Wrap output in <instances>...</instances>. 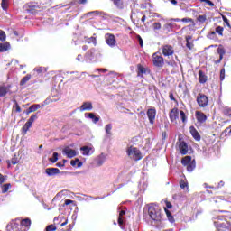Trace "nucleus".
<instances>
[{"mask_svg": "<svg viewBox=\"0 0 231 231\" xmlns=\"http://www.w3.org/2000/svg\"><path fill=\"white\" fill-rule=\"evenodd\" d=\"M32 225V220L30 218L25 219H19L16 218L15 220L11 221L7 226V231H28L30 230V226Z\"/></svg>", "mask_w": 231, "mask_h": 231, "instance_id": "f257e3e1", "label": "nucleus"}, {"mask_svg": "<svg viewBox=\"0 0 231 231\" xmlns=\"http://www.w3.org/2000/svg\"><path fill=\"white\" fill-rule=\"evenodd\" d=\"M148 214L152 221L162 220V210L156 204H151L148 208Z\"/></svg>", "mask_w": 231, "mask_h": 231, "instance_id": "f03ea898", "label": "nucleus"}, {"mask_svg": "<svg viewBox=\"0 0 231 231\" xmlns=\"http://www.w3.org/2000/svg\"><path fill=\"white\" fill-rule=\"evenodd\" d=\"M126 154L131 160H134V162H138L142 160V152L134 146H130L126 149Z\"/></svg>", "mask_w": 231, "mask_h": 231, "instance_id": "7ed1b4c3", "label": "nucleus"}, {"mask_svg": "<svg viewBox=\"0 0 231 231\" xmlns=\"http://www.w3.org/2000/svg\"><path fill=\"white\" fill-rule=\"evenodd\" d=\"M181 163L184 167H187L188 172H192L196 169V161H192V157L190 156L182 158Z\"/></svg>", "mask_w": 231, "mask_h": 231, "instance_id": "20e7f679", "label": "nucleus"}, {"mask_svg": "<svg viewBox=\"0 0 231 231\" xmlns=\"http://www.w3.org/2000/svg\"><path fill=\"white\" fill-rule=\"evenodd\" d=\"M197 103L199 107H207L208 106V97L204 94H199L197 96Z\"/></svg>", "mask_w": 231, "mask_h": 231, "instance_id": "39448f33", "label": "nucleus"}, {"mask_svg": "<svg viewBox=\"0 0 231 231\" xmlns=\"http://www.w3.org/2000/svg\"><path fill=\"white\" fill-rule=\"evenodd\" d=\"M149 123L151 125H154V122H156V108L151 107L146 112Z\"/></svg>", "mask_w": 231, "mask_h": 231, "instance_id": "423d86ee", "label": "nucleus"}, {"mask_svg": "<svg viewBox=\"0 0 231 231\" xmlns=\"http://www.w3.org/2000/svg\"><path fill=\"white\" fill-rule=\"evenodd\" d=\"M152 63L153 66H156L157 68H163V57L158 55V53H153Z\"/></svg>", "mask_w": 231, "mask_h": 231, "instance_id": "0eeeda50", "label": "nucleus"}, {"mask_svg": "<svg viewBox=\"0 0 231 231\" xmlns=\"http://www.w3.org/2000/svg\"><path fill=\"white\" fill-rule=\"evenodd\" d=\"M162 55L164 57H171V55H174V47L171 45L166 44L162 47Z\"/></svg>", "mask_w": 231, "mask_h": 231, "instance_id": "6e6552de", "label": "nucleus"}, {"mask_svg": "<svg viewBox=\"0 0 231 231\" xmlns=\"http://www.w3.org/2000/svg\"><path fill=\"white\" fill-rule=\"evenodd\" d=\"M106 42L110 48H115L116 46V38L111 34L107 33L105 35Z\"/></svg>", "mask_w": 231, "mask_h": 231, "instance_id": "1a4fd4ad", "label": "nucleus"}, {"mask_svg": "<svg viewBox=\"0 0 231 231\" xmlns=\"http://www.w3.org/2000/svg\"><path fill=\"white\" fill-rule=\"evenodd\" d=\"M62 152L67 158H75V156H77V151L71 149L69 146L65 147Z\"/></svg>", "mask_w": 231, "mask_h": 231, "instance_id": "9d476101", "label": "nucleus"}, {"mask_svg": "<svg viewBox=\"0 0 231 231\" xmlns=\"http://www.w3.org/2000/svg\"><path fill=\"white\" fill-rule=\"evenodd\" d=\"M195 116L199 124H205V122H207V115L201 111H196Z\"/></svg>", "mask_w": 231, "mask_h": 231, "instance_id": "9b49d317", "label": "nucleus"}, {"mask_svg": "<svg viewBox=\"0 0 231 231\" xmlns=\"http://www.w3.org/2000/svg\"><path fill=\"white\" fill-rule=\"evenodd\" d=\"M106 160H107V158L106 157V154L101 153L99 156H97L95 159V163L96 165H97V167H102V165L106 163Z\"/></svg>", "mask_w": 231, "mask_h": 231, "instance_id": "f8f14e48", "label": "nucleus"}, {"mask_svg": "<svg viewBox=\"0 0 231 231\" xmlns=\"http://www.w3.org/2000/svg\"><path fill=\"white\" fill-rule=\"evenodd\" d=\"M189 133L196 142H199L201 140V135H199V133L194 126L189 127Z\"/></svg>", "mask_w": 231, "mask_h": 231, "instance_id": "ddd939ff", "label": "nucleus"}, {"mask_svg": "<svg viewBox=\"0 0 231 231\" xmlns=\"http://www.w3.org/2000/svg\"><path fill=\"white\" fill-rule=\"evenodd\" d=\"M179 149L182 155H185L189 152V145L185 143V141L180 142Z\"/></svg>", "mask_w": 231, "mask_h": 231, "instance_id": "4468645a", "label": "nucleus"}, {"mask_svg": "<svg viewBox=\"0 0 231 231\" xmlns=\"http://www.w3.org/2000/svg\"><path fill=\"white\" fill-rule=\"evenodd\" d=\"M95 59V49L89 50L86 54H85V62H91Z\"/></svg>", "mask_w": 231, "mask_h": 231, "instance_id": "2eb2a0df", "label": "nucleus"}, {"mask_svg": "<svg viewBox=\"0 0 231 231\" xmlns=\"http://www.w3.org/2000/svg\"><path fill=\"white\" fill-rule=\"evenodd\" d=\"M179 115H180V111L178 110V108H173L170 112V120H171V122H176V120H178Z\"/></svg>", "mask_w": 231, "mask_h": 231, "instance_id": "dca6fc26", "label": "nucleus"}, {"mask_svg": "<svg viewBox=\"0 0 231 231\" xmlns=\"http://www.w3.org/2000/svg\"><path fill=\"white\" fill-rule=\"evenodd\" d=\"M60 172V170H59V168H47L45 170L47 176H56V174H59Z\"/></svg>", "mask_w": 231, "mask_h": 231, "instance_id": "f3484780", "label": "nucleus"}, {"mask_svg": "<svg viewBox=\"0 0 231 231\" xmlns=\"http://www.w3.org/2000/svg\"><path fill=\"white\" fill-rule=\"evenodd\" d=\"M93 109V104L91 102H84L79 108V111H91Z\"/></svg>", "mask_w": 231, "mask_h": 231, "instance_id": "a211bd4d", "label": "nucleus"}, {"mask_svg": "<svg viewBox=\"0 0 231 231\" xmlns=\"http://www.w3.org/2000/svg\"><path fill=\"white\" fill-rule=\"evenodd\" d=\"M186 47L189 50H193L194 48V42H192V36L190 35L186 36Z\"/></svg>", "mask_w": 231, "mask_h": 231, "instance_id": "6ab92c4d", "label": "nucleus"}, {"mask_svg": "<svg viewBox=\"0 0 231 231\" xmlns=\"http://www.w3.org/2000/svg\"><path fill=\"white\" fill-rule=\"evenodd\" d=\"M105 131L106 133V138H111L113 136V125L108 124L105 126Z\"/></svg>", "mask_w": 231, "mask_h": 231, "instance_id": "aec40b11", "label": "nucleus"}, {"mask_svg": "<svg viewBox=\"0 0 231 231\" xmlns=\"http://www.w3.org/2000/svg\"><path fill=\"white\" fill-rule=\"evenodd\" d=\"M145 73H147V69H145V67H143L142 65H138L137 66V75H138V77H143V75H145Z\"/></svg>", "mask_w": 231, "mask_h": 231, "instance_id": "412c9836", "label": "nucleus"}, {"mask_svg": "<svg viewBox=\"0 0 231 231\" xmlns=\"http://www.w3.org/2000/svg\"><path fill=\"white\" fill-rule=\"evenodd\" d=\"M80 151L82 152L83 156H89L93 149L89 148L88 146H83L80 148Z\"/></svg>", "mask_w": 231, "mask_h": 231, "instance_id": "4be33fe9", "label": "nucleus"}, {"mask_svg": "<svg viewBox=\"0 0 231 231\" xmlns=\"http://www.w3.org/2000/svg\"><path fill=\"white\" fill-rule=\"evenodd\" d=\"M176 28L175 23H167L163 25V30H167V32H171V30H174Z\"/></svg>", "mask_w": 231, "mask_h": 231, "instance_id": "5701e85b", "label": "nucleus"}, {"mask_svg": "<svg viewBox=\"0 0 231 231\" xmlns=\"http://www.w3.org/2000/svg\"><path fill=\"white\" fill-rule=\"evenodd\" d=\"M199 81L200 84L207 82V76L201 70L199 71Z\"/></svg>", "mask_w": 231, "mask_h": 231, "instance_id": "b1692460", "label": "nucleus"}, {"mask_svg": "<svg viewBox=\"0 0 231 231\" xmlns=\"http://www.w3.org/2000/svg\"><path fill=\"white\" fill-rule=\"evenodd\" d=\"M9 89H10V87L0 86V97H5Z\"/></svg>", "mask_w": 231, "mask_h": 231, "instance_id": "393cba45", "label": "nucleus"}, {"mask_svg": "<svg viewBox=\"0 0 231 231\" xmlns=\"http://www.w3.org/2000/svg\"><path fill=\"white\" fill-rule=\"evenodd\" d=\"M124 216H125V211L121 210L118 217V225L122 228V225H124Z\"/></svg>", "mask_w": 231, "mask_h": 231, "instance_id": "a878e982", "label": "nucleus"}, {"mask_svg": "<svg viewBox=\"0 0 231 231\" xmlns=\"http://www.w3.org/2000/svg\"><path fill=\"white\" fill-rule=\"evenodd\" d=\"M9 49H10V43L8 42L0 43L1 52L8 51Z\"/></svg>", "mask_w": 231, "mask_h": 231, "instance_id": "bb28decb", "label": "nucleus"}, {"mask_svg": "<svg viewBox=\"0 0 231 231\" xmlns=\"http://www.w3.org/2000/svg\"><path fill=\"white\" fill-rule=\"evenodd\" d=\"M85 42H87L88 44H93L94 46H96L97 38L96 37L85 38Z\"/></svg>", "mask_w": 231, "mask_h": 231, "instance_id": "cd10ccee", "label": "nucleus"}, {"mask_svg": "<svg viewBox=\"0 0 231 231\" xmlns=\"http://www.w3.org/2000/svg\"><path fill=\"white\" fill-rule=\"evenodd\" d=\"M217 53L220 57V60H223V57H224L225 53H226V52L225 51V48H223V46L220 45L217 49Z\"/></svg>", "mask_w": 231, "mask_h": 231, "instance_id": "c85d7f7f", "label": "nucleus"}, {"mask_svg": "<svg viewBox=\"0 0 231 231\" xmlns=\"http://www.w3.org/2000/svg\"><path fill=\"white\" fill-rule=\"evenodd\" d=\"M152 28L153 32H158V30H162V23L160 22H155L152 23Z\"/></svg>", "mask_w": 231, "mask_h": 231, "instance_id": "c756f323", "label": "nucleus"}, {"mask_svg": "<svg viewBox=\"0 0 231 231\" xmlns=\"http://www.w3.org/2000/svg\"><path fill=\"white\" fill-rule=\"evenodd\" d=\"M30 79H32V75L27 74L25 77H23L22 79V80L20 81V86H24V84H26V82H28L30 80Z\"/></svg>", "mask_w": 231, "mask_h": 231, "instance_id": "7c9ffc66", "label": "nucleus"}, {"mask_svg": "<svg viewBox=\"0 0 231 231\" xmlns=\"http://www.w3.org/2000/svg\"><path fill=\"white\" fill-rule=\"evenodd\" d=\"M88 118H90L94 124H97L100 120V117L96 116L93 113L88 114Z\"/></svg>", "mask_w": 231, "mask_h": 231, "instance_id": "2f4dec72", "label": "nucleus"}, {"mask_svg": "<svg viewBox=\"0 0 231 231\" xmlns=\"http://www.w3.org/2000/svg\"><path fill=\"white\" fill-rule=\"evenodd\" d=\"M37 120V115H32L29 120L26 122L28 125L32 127V124H33Z\"/></svg>", "mask_w": 231, "mask_h": 231, "instance_id": "473e14b6", "label": "nucleus"}, {"mask_svg": "<svg viewBox=\"0 0 231 231\" xmlns=\"http://www.w3.org/2000/svg\"><path fill=\"white\" fill-rule=\"evenodd\" d=\"M62 196H64V191H60L56 194V196L53 198L52 201H59L62 199Z\"/></svg>", "mask_w": 231, "mask_h": 231, "instance_id": "72a5a7b5", "label": "nucleus"}, {"mask_svg": "<svg viewBox=\"0 0 231 231\" xmlns=\"http://www.w3.org/2000/svg\"><path fill=\"white\" fill-rule=\"evenodd\" d=\"M114 5L117 6V8H124V0H113Z\"/></svg>", "mask_w": 231, "mask_h": 231, "instance_id": "f704fd0d", "label": "nucleus"}, {"mask_svg": "<svg viewBox=\"0 0 231 231\" xmlns=\"http://www.w3.org/2000/svg\"><path fill=\"white\" fill-rule=\"evenodd\" d=\"M224 30H225V28H223L222 26H217V27H216L215 32H216V33L220 35V37H223Z\"/></svg>", "mask_w": 231, "mask_h": 231, "instance_id": "c9c22d12", "label": "nucleus"}, {"mask_svg": "<svg viewBox=\"0 0 231 231\" xmlns=\"http://www.w3.org/2000/svg\"><path fill=\"white\" fill-rule=\"evenodd\" d=\"M11 188H12V185H11V184H5V185L2 187V192H3V194L6 193L7 190H10Z\"/></svg>", "mask_w": 231, "mask_h": 231, "instance_id": "e433bc0d", "label": "nucleus"}, {"mask_svg": "<svg viewBox=\"0 0 231 231\" xmlns=\"http://www.w3.org/2000/svg\"><path fill=\"white\" fill-rule=\"evenodd\" d=\"M30 127H32V126L30 125H28L27 123H25V125L22 128V132L23 133V135L26 134V133H28V131L30 130Z\"/></svg>", "mask_w": 231, "mask_h": 231, "instance_id": "4c0bfd02", "label": "nucleus"}, {"mask_svg": "<svg viewBox=\"0 0 231 231\" xmlns=\"http://www.w3.org/2000/svg\"><path fill=\"white\" fill-rule=\"evenodd\" d=\"M29 108H30V111H32V113H34V111H37V109L41 108V105L35 104L31 106Z\"/></svg>", "mask_w": 231, "mask_h": 231, "instance_id": "58836bf2", "label": "nucleus"}, {"mask_svg": "<svg viewBox=\"0 0 231 231\" xmlns=\"http://www.w3.org/2000/svg\"><path fill=\"white\" fill-rule=\"evenodd\" d=\"M57 160H59V153L54 152L53 157L50 158V162H51V163H55L57 162Z\"/></svg>", "mask_w": 231, "mask_h": 231, "instance_id": "ea45409f", "label": "nucleus"}, {"mask_svg": "<svg viewBox=\"0 0 231 231\" xmlns=\"http://www.w3.org/2000/svg\"><path fill=\"white\" fill-rule=\"evenodd\" d=\"M180 185V189H186V190H189V183L185 182L184 180H181Z\"/></svg>", "mask_w": 231, "mask_h": 231, "instance_id": "a19ab883", "label": "nucleus"}, {"mask_svg": "<svg viewBox=\"0 0 231 231\" xmlns=\"http://www.w3.org/2000/svg\"><path fill=\"white\" fill-rule=\"evenodd\" d=\"M0 41L2 42L6 41V33L3 30H0Z\"/></svg>", "mask_w": 231, "mask_h": 231, "instance_id": "79ce46f5", "label": "nucleus"}, {"mask_svg": "<svg viewBox=\"0 0 231 231\" xmlns=\"http://www.w3.org/2000/svg\"><path fill=\"white\" fill-rule=\"evenodd\" d=\"M180 119L183 123L187 122V116L185 115V112L183 110L180 111Z\"/></svg>", "mask_w": 231, "mask_h": 231, "instance_id": "37998d69", "label": "nucleus"}, {"mask_svg": "<svg viewBox=\"0 0 231 231\" xmlns=\"http://www.w3.org/2000/svg\"><path fill=\"white\" fill-rule=\"evenodd\" d=\"M57 230V227L55 226V225L51 224V225H49L47 227H46V231H55Z\"/></svg>", "mask_w": 231, "mask_h": 231, "instance_id": "c03bdc74", "label": "nucleus"}, {"mask_svg": "<svg viewBox=\"0 0 231 231\" xmlns=\"http://www.w3.org/2000/svg\"><path fill=\"white\" fill-rule=\"evenodd\" d=\"M198 21L199 23H205L207 21V15H199Z\"/></svg>", "mask_w": 231, "mask_h": 231, "instance_id": "a18cd8bd", "label": "nucleus"}, {"mask_svg": "<svg viewBox=\"0 0 231 231\" xmlns=\"http://www.w3.org/2000/svg\"><path fill=\"white\" fill-rule=\"evenodd\" d=\"M224 115H226V116H231V108H225Z\"/></svg>", "mask_w": 231, "mask_h": 231, "instance_id": "49530a36", "label": "nucleus"}, {"mask_svg": "<svg viewBox=\"0 0 231 231\" xmlns=\"http://www.w3.org/2000/svg\"><path fill=\"white\" fill-rule=\"evenodd\" d=\"M1 5L3 10H6L8 8V1H2Z\"/></svg>", "mask_w": 231, "mask_h": 231, "instance_id": "de8ad7c7", "label": "nucleus"}, {"mask_svg": "<svg viewBox=\"0 0 231 231\" xmlns=\"http://www.w3.org/2000/svg\"><path fill=\"white\" fill-rule=\"evenodd\" d=\"M220 80H221V82H223V80H225V69H222L220 70Z\"/></svg>", "mask_w": 231, "mask_h": 231, "instance_id": "09e8293b", "label": "nucleus"}, {"mask_svg": "<svg viewBox=\"0 0 231 231\" xmlns=\"http://www.w3.org/2000/svg\"><path fill=\"white\" fill-rule=\"evenodd\" d=\"M136 39H137V41H138L140 46H141V47L143 46V40L142 39V36L136 35Z\"/></svg>", "mask_w": 231, "mask_h": 231, "instance_id": "8fccbe9b", "label": "nucleus"}, {"mask_svg": "<svg viewBox=\"0 0 231 231\" xmlns=\"http://www.w3.org/2000/svg\"><path fill=\"white\" fill-rule=\"evenodd\" d=\"M200 3H207L208 6H214V3L210 0H200Z\"/></svg>", "mask_w": 231, "mask_h": 231, "instance_id": "3c124183", "label": "nucleus"}, {"mask_svg": "<svg viewBox=\"0 0 231 231\" xmlns=\"http://www.w3.org/2000/svg\"><path fill=\"white\" fill-rule=\"evenodd\" d=\"M181 23H194V20L191 18H182Z\"/></svg>", "mask_w": 231, "mask_h": 231, "instance_id": "603ef678", "label": "nucleus"}, {"mask_svg": "<svg viewBox=\"0 0 231 231\" xmlns=\"http://www.w3.org/2000/svg\"><path fill=\"white\" fill-rule=\"evenodd\" d=\"M76 60H78V62H84V58L82 57L81 54L78 55V57L76 58Z\"/></svg>", "mask_w": 231, "mask_h": 231, "instance_id": "864d4df0", "label": "nucleus"}, {"mask_svg": "<svg viewBox=\"0 0 231 231\" xmlns=\"http://www.w3.org/2000/svg\"><path fill=\"white\" fill-rule=\"evenodd\" d=\"M217 228H226V224H225V223H218L217 224Z\"/></svg>", "mask_w": 231, "mask_h": 231, "instance_id": "5fc2aeb1", "label": "nucleus"}, {"mask_svg": "<svg viewBox=\"0 0 231 231\" xmlns=\"http://www.w3.org/2000/svg\"><path fill=\"white\" fill-rule=\"evenodd\" d=\"M77 163H79V159L72 160V161L70 162V164L72 165V167H75V165H77Z\"/></svg>", "mask_w": 231, "mask_h": 231, "instance_id": "6e6d98bb", "label": "nucleus"}, {"mask_svg": "<svg viewBox=\"0 0 231 231\" xmlns=\"http://www.w3.org/2000/svg\"><path fill=\"white\" fill-rule=\"evenodd\" d=\"M153 17H159L161 19V21H165V19H163V17H162V14H160L158 13H154Z\"/></svg>", "mask_w": 231, "mask_h": 231, "instance_id": "4d7b16f0", "label": "nucleus"}, {"mask_svg": "<svg viewBox=\"0 0 231 231\" xmlns=\"http://www.w3.org/2000/svg\"><path fill=\"white\" fill-rule=\"evenodd\" d=\"M214 37H216V32H209L208 38H209V39H214Z\"/></svg>", "mask_w": 231, "mask_h": 231, "instance_id": "13d9d810", "label": "nucleus"}, {"mask_svg": "<svg viewBox=\"0 0 231 231\" xmlns=\"http://www.w3.org/2000/svg\"><path fill=\"white\" fill-rule=\"evenodd\" d=\"M35 71H37V73H42V71H44V68H42V67L36 68Z\"/></svg>", "mask_w": 231, "mask_h": 231, "instance_id": "bf43d9fd", "label": "nucleus"}, {"mask_svg": "<svg viewBox=\"0 0 231 231\" xmlns=\"http://www.w3.org/2000/svg\"><path fill=\"white\" fill-rule=\"evenodd\" d=\"M88 15H98V11H92L88 14Z\"/></svg>", "mask_w": 231, "mask_h": 231, "instance_id": "052dcab7", "label": "nucleus"}, {"mask_svg": "<svg viewBox=\"0 0 231 231\" xmlns=\"http://www.w3.org/2000/svg\"><path fill=\"white\" fill-rule=\"evenodd\" d=\"M164 210L166 212L167 217L172 216V214H171V211H169V209H167V208H164Z\"/></svg>", "mask_w": 231, "mask_h": 231, "instance_id": "680f3d73", "label": "nucleus"}, {"mask_svg": "<svg viewBox=\"0 0 231 231\" xmlns=\"http://www.w3.org/2000/svg\"><path fill=\"white\" fill-rule=\"evenodd\" d=\"M168 219H169L170 223H174V217H172V215L168 217Z\"/></svg>", "mask_w": 231, "mask_h": 231, "instance_id": "e2e57ef3", "label": "nucleus"}, {"mask_svg": "<svg viewBox=\"0 0 231 231\" xmlns=\"http://www.w3.org/2000/svg\"><path fill=\"white\" fill-rule=\"evenodd\" d=\"M162 140H166L167 139V132H162Z\"/></svg>", "mask_w": 231, "mask_h": 231, "instance_id": "0e129e2a", "label": "nucleus"}, {"mask_svg": "<svg viewBox=\"0 0 231 231\" xmlns=\"http://www.w3.org/2000/svg\"><path fill=\"white\" fill-rule=\"evenodd\" d=\"M166 208H172V204H171V202H166Z\"/></svg>", "mask_w": 231, "mask_h": 231, "instance_id": "69168bd1", "label": "nucleus"}, {"mask_svg": "<svg viewBox=\"0 0 231 231\" xmlns=\"http://www.w3.org/2000/svg\"><path fill=\"white\" fill-rule=\"evenodd\" d=\"M70 203H73V200L66 199L65 205H70Z\"/></svg>", "mask_w": 231, "mask_h": 231, "instance_id": "338daca9", "label": "nucleus"}, {"mask_svg": "<svg viewBox=\"0 0 231 231\" xmlns=\"http://www.w3.org/2000/svg\"><path fill=\"white\" fill-rule=\"evenodd\" d=\"M170 99L171 100H176V98H174V95L172 93L170 94Z\"/></svg>", "mask_w": 231, "mask_h": 231, "instance_id": "774afa93", "label": "nucleus"}]
</instances>
